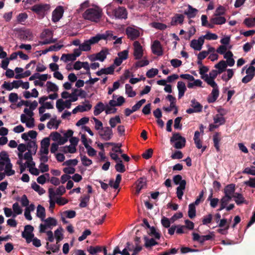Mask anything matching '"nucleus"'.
I'll list each match as a JSON object with an SVG mask.
<instances>
[{
	"mask_svg": "<svg viewBox=\"0 0 255 255\" xmlns=\"http://www.w3.org/2000/svg\"><path fill=\"white\" fill-rule=\"evenodd\" d=\"M90 198V195H85V196H83V197H81V202L79 204L80 207L81 208L86 207L87 206L88 203L89 201Z\"/></svg>",
	"mask_w": 255,
	"mask_h": 255,
	"instance_id": "obj_50",
	"label": "nucleus"
},
{
	"mask_svg": "<svg viewBox=\"0 0 255 255\" xmlns=\"http://www.w3.org/2000/svg\"><path fill=\"white\" fill-rule=\"evenodd\" d=\"M244 174L255 175V166H252L250 167L246 168L243 171Z\"/></svg>",
	"mask_w": 255,
	"mask_h": 255,
	"instance_id": "obj_61",
	"label": "nucleus"
},
{
	"mask_svg": "<svg viewBox=\"0 0 255 255\" xmlns=\"http://www.w3.org/2000/svg\"><path fill=\"white\" fill-rule=\"evenodd\" d=\"M201 78L213 88L218 87L217 84L215 82L214 79H212L208 77V74L201 76Z\"/></svg>",
	"mask_w": 255,
	"mask_h": 255,
	"instance_id": "obj_39",
	"label": "nucleus"
},
{
	"mask_svg": "<svg viewBox=\"0 0 255 255\" xmlns=\"http://www.w3.org/2000/svg\"><path fill=\"white\" fill-rule=\"evenodd\" d=\"M136 190L135 194L138 195L141 189L146 187V180L145 178H140L136 182Z\"/></svg>",
	"mask_w": 255,
	"mask_h": 255,
	"instance_id": "obj_21",
	"label": "nucleus"
},
{
	"mask_svg": "<svg viewBox=\"0 0 255 255\" xmlns=\"http://www.w3.org/2000/svg\"><path fill=\"white\" fill-rule=\"evenodd\" d=\"M45 86L47 93L58 92L59 90L58 86L51 81H47Z\"/></svg>",
	"mask_w": 255,
	"mask_h": 255,
	"instance_id": "obj_28",
	"label": "nucleus"
},
{
	"mask_svg": "<svg viewBox=\"0 0 255 255\" xmlns=\"http://www.w3.org/2000/svg\"><path fill=\"white\" fill-rule=\"evenodd\" d=\"M109 54V51L107 49L102 50L100 52L96 54L98 60L103 62L107 57V55Z\"/></svg>",
	"mask_w": 255,
	"mask_h": 255,
	"instance_id": "obj_38",
	"label": "nucleus"
},
{
	"mask_svg": "<svg viewBox=\"0 0 255 255\" xmlns=\"http://www.w3.org/2000/svg\"><path fill=\"white\" fill-rule=\"evenodd\" d=\"M151 50L153 54L158 56H161L163 54V51L160 42L158 40H155L152 46Z\"/></svg>",
	"mask_w": 255,
	"mask_h": 255,
	"instance_id": "obj_19",
	"label": "nucleus"
},
{
	"mask_svg": "<svg viewBox=\"0 0 255 255\" xmlns=\"http://www.w3.org/2000/svg\"><path fill=\"white\" fill-rule=\"evenodd\" d=\"M144 240L145 241V247L146 248L151 247L157 244V243L152 238L148 239L147 237H144Z\"/></svg>",
	"mask_w": 255,
	"mask_h": 255,
	"instance_id": "obj_49",
	"label": "nucleus"
},
{
	"mask_svg": "<svg viewBox=\"0 0 255 255\" xmlns=\"http://www.w3.org/2000/svg\"><path fill=\"white\" fill-rule=\"evenodd\" d=\"M235 191V185L233 184L227 185L224 189L225 195L233 198Z\"/></svg>",
	"mask_w": 255,
	"mask_h": 255,
	"instance_id": "obj_29",
	"label": "nucleus"
},
{
	"mask_svg": "<svg viewBox=\"0 0 255 255\" xmlns=\"http://www.w3.org/2000/svg\"><path fill=\"white\" fill-rule=\"evenodd\" d=\"M93 120L94 121L95 124V128L98 132L104 128L103 127V125L102 122L99 120L98 119L94 117L93 118Z\"/></svg>",
	"mask_w": 255,
	"mask_h": 255,
	"instance_id": "obj_52",
	"label": "nucleus"
},
{
	"mask_svg": "<svg viewBox=\"0 0 255 255\" xmlns=\"http://www.w3.org/2000/svg\"><path fill=\"white\" fill-rule=\"evenodd\" d=\"M60 123V121L52 119L47 123V127L49 129L53 128L56 129L58 128Z\"/></svg>",
	"mask_w": 255,
	"mask_h": 255,
	"instance_id": "obj_43",
	"label": "nucleus"
},
{
	"mask_svg": "<svg viewBox=\"0 0 255 255\" xmlns=\"http://www.w3.org/2000/svg\"><path fill=\"white\" fill-rule=\"evenodd\" d=\"M88 252L91 255H95L97 253L100 252L102 251L101 248L99 246L94 247L90 246L87 248Z\"/></svg>",
	"mask_w": 255,
	"mask_h": 255,
	"instance_id": "obj_54",
	"label": "nucleus"
},
{
	"mask_svg": "<svg viewBox=\"0 0 255 255\" xmlns=\"http://www.w3.org/2000/svg\"><path fill=\"white\" fill-rule=\"evenodd\" d=\"M13 84H14V88L18 89L21 87L23 89L27 90L29 88V84L28 82H23L22 80H14L13 81Z\"/></svg>",
	"mask_w": 255,
	"mask_h": 255,
	"instance_id": "obj_27",
	"label": "nucleus"
},
{
	"mask_svg": "<svg viewBox=\"0 0 255 255\" xmlns=\"http://www.w3.org/2000/svg\"><path fill=\"white\" fill-rule=\"evenodd\" d=\"M63 229L59 227L54 232V236L56 240L57 243L60 242L63 239Z\"/></svg>",
	"mask_w": 255,
	"mask_h": 255,
	"instance_id": "obj_41",
	"label": "nucleus"
},
{
	"mask_svg": "<svg viewBox=\"0 0 255 255\" xmlns=\"http://www.w3.org/2000/svg\"><path fill=\"white\" fill-rule=\"evenodd\" d=\"M158 73L157 69L152 68L147 71L146 75L149 78H151L156 75Z\"/></svg>",
	"mask_w": 255,
	"mask_h": 255,
	"instance_id": "obj_57",
	"label": "nucleus"
},
{
	"mask_svg": "<svg viewBox=\"0 0 255 255\" xmlns=\"http://www.w3.org/2000/svg\"><path fill=\"white\" fill-rule=\"evenodd\" d=\"M31 152L30 149H28V151L25 152L24 155L23 154V159L26 160L25 162L27 168H29L30 173L37 176L39 174L40 172L38 169L35 167V163L33 161Z\"/></svg>",
	"mask_w": 255,
	"mask_h": 255,
	"instance_id": "obj_4",
	"label": "nucleus"
},
{
	"mask_svg": "<svg viewBox=\"0 0 255 255\" xmlns=\"http://www.w3.org/2000/svg\"><path fill=\"white\" fill-rule=\"evenodd\" d=\"M191 107L197 112H200L202 110V106L195 99H193L191 102Z\"/></svg>",
	"mask_w": 255,
	"mask_h": 255,
	"instance_id": "obj_45",
	"label": "nucleus"
},
{
	"mask_svg": "<svg viewBox=\"0 0 255 255\" xmlns=\"http://www.w3.org/2000/svg\"><path fill=\"white\" fill-rule=\"evenodd\" d=\"M91 45L88 41L85 40L84 42L81 43L80 45V49L82 50V51H89L91 50Z\"/></svg>",
	"mask_w": 255,
	"mask_h": 255,
	"instance_id": "obj_51",
	"label": "nucleus"
},
{
	"mask_svg": "<svg viewBox=\"0 0 255 255\" xmlns=\"http://www.w3.org/2000/svg\"><path fill=\"white\" fill-rule=\"evenodd\" d=\"M211 21L214 24H223L226 21V18L220 15H215L211 19Z\"/></svg>",
	"mask_w": 255,
	"mask_h": 255,
	"instance_id": "obj_30",
	"label": "nucleus"
},
{
	"mask_svg": "<svg viewBox=\"0 0 255 255\" xmlns=\"http://www.w3.org/2000/svg\"><path fill=\"white\" fill-rule=\"evenodd\" d=\"M233 197L234 198V201L237 205L243 204L245 202V198L243 195L239 193H234Z\"/></svg>",
	"mask_w": 255,
	"mask_h": 255,
	"instance_id": "obj_42",
	"label": "nucleus"
},
{
	"mask_svg": "<svg viewBox=\"0 0 255 255\" xmlns=\"http://www.w3.org/2000/svg\"><path fill=\"white\" fill-rule=\"evenodd\" d=\"M107 14L112 18L126 19L128 18V12L124 6H118L116 8L109 6L107 8Z\"/></svg>",
	"mask_w": 255,
	"mask_h": 255,
	"instance_id": "obj_2",
	"label": "nucleus"
},
{
	"mask_svg": "<svg viewBox=\"0 0 255 255\" xmlns=\"http://www.w3.org/2000/svg\"><path fill=\"white\" fill-rule=\"evenodd\" d=\"M50 9V5L48 4H37L33 5L31 10L38 14H43Z\"/></svg>",
	"mask_w": 255,
	"mask_h": 255,
	"instance_id": "obj_13",
	"label": "nucleus"
},
{
	"mask_svg": "<svg viewBox=\"0 0 255 255\" xmlns=\"http://www.w3.org/2000/svg\"><path fill=\"white\" fill-rule=\"evenodd\" d=\"M92 107V105L90 104L88 100H85L81 105L77 106L72 111V113L75 114L78 112H84L90 111Z\"/></svg>",
	"mask_w": 255,
	"mask_h": 255,
	"instance_id": "obj_12",
	"label": "nucleus"
},
{
	"mask_svg": "<svg viewBox=\"0 0 255 255\" xmlns=\"http://www.w3.org/2000/svg\"><path fill=\"white\" fill-rule=\"evenodd\" d=\"M33 230L34 228L32 226L26 225L24 231L22 233V237L25 239L27 243L31 242L32 239L34 237Z\"/></svg>",
	"mask_w": 255,
	"mask_h": 255,
	"instance_id": "obj_11",
	"label": "nucleus"
},
{
	"mask_svg": "<svg viewBox=\"0 0 255 255\" xmlns=\"http://www.w3.org/2000/svg\"><path fill=\"white\" fill-rule=\"evenodd\" d=\"M63 9L62 6L57 7L53 12L52 15V20L53 22L58 21L62 17Z\"/></svg>",
	"mask_w": 255,
	"mask_h": 255,
	"instance_id": "obj_20",
	"label": "nucleus"
},
{
	"mask_svg": "<svg viewBox=\"0 0 255 255\" xmlns=\"http://www.w3.org/2000/svg\"><path fill=\"white\" fill-rule=\"evenodd\" d=\"M177 88L178 91V98L181 99L187 90L185 84L182 81H178Z\"/></svg>",
	"mask_w": 255,
	"mask_h": 255,
	"instance_id": "obj_24",
	"label": "nucleus"
},
{
	"mask_svg": "<svg viewBox=\"0 0 255 255\" xmlns=\"http://www.w3.org/2000/svg\"><path fill=\"white\" fill-rule=\"evenodd\" d=\"M66 192V189L64 186H60L57 188L56 190H54L52 188H49L48 189V193L50 195L51 197H56V196H61L63 195Z\"/></svg>",
	"mask_w": 255,
	"mask_h": 255,
	"instance_id": "obj_18",
	"label": "nucleus"
},
{
	"mask_svg": "<svg viewBox=\"0 0 255 255\" xmlns=\"http://www.w3.org/2000/svg\"><path fill=\"white\" fill-rule=\"evenodd\" d=\"M214 237L213 232L210 233L209 235L201 236L200 243L203 244L206 241L212 240Z\"/></svg>",
	"mask_w": 255,
	"mask_h": 255,
	"instance_id": "obj_60",
	"label": "nucleus"
},
{
	"mask_svg": "<svg viewBox=\"0 0 255 255\" xmlns=\"http://www.w3.org/2000/svg\"><path fill=\"white\" fill-rule=\"evenodd\" d=\"M12 165L7 152L5 151L0 153V171L4 170L7 176H11L15 173L14 170L12 169Z\"/></svg>",
	"mask_w": 255,
	"mask_h": 255,
	"instance_id": "obj_1",
	"label": "nucleus"
},
{
	"mask_svg": "<svg viewBox=\"0 0 255 255\" xmlns=\"http://www.w3.org/2000/svg\"><path fill=\"white\" fill-rule=\"evenodd\" d=\"M41 37L42 38H47L48 39H53L52 38L53 32L48 29H45L41 33Z\"/></svg>",
	"mask_w": 255,
	"mask_h": 255,
	"instance_id": "obj_53",
	"label": "nucleus"
},
{
	"mask_svg": "<svg viewBox=\"0 0 255 255\" xmlns=\"http://www.w3.org/2000/svg\"><path fill=\"white\" fill-rule=\"evenodd\" d=\"M126 88V94L128 97H134L136 95V92L132 90V87L127 84L125 85Z\"/></svg>",
	"mask_w": 255,
	"mask_h": 255,
	"instance_id": "obj_46",
	"label": "nucleus"
},
{
	"mask_svg": "<svg viewBox=\"0 0 255 255\" xmlns=\"http://www.w3.org/2000/svg\"><path fill=\"white\" fill-rule=\"evenodd\" d=\"M102 15V10L98 6H95L87 9L83 16L85 19L94 22H98Z\"/></svg>",
	"mask_w": 255,
	"mask_h": 255,
	"instance_id": "obj_3",
	"label": "nucleus"
},
{
	"mask_svg": "<svg viewBox=\"0 0 255 255\" xmlns=\"http://www.w3.org/2000/svg\"><path fill=\"white\" fill-rule=\"evenodd\" d=\"M1 87L7 91H11L14 88V84H13V82L8 83L5 81L2 85Z\"/></svg>",
	"mask_w": 255,
	"mask_h": 255,
	"instance_id": "obj_63",
	"label": "nucleus"
},
{
	"mask_svg": "<svg viewBox=\"0 0 255 255\" xmlns=\"http://www.w3.org/2000/svg\"><path fill=\"white\" fill-rule=\"evenodd\" d=\"M106 105H104L102 102H98L94 107V114L95 116H97L99 115L103 111H105Z\"/></svg>",
	"mask_w": 255,
	"mask_h": 255,
	"instance_id": "obj_26",
	"label": "nucleus"
},
{
	"mask_svg": "<svg viewBox=\"0 0 255 255\" xmlns=\"http://www.w3.org/2000/svg\"><path fill=\"white\" fill-rule=\"evenodd\" d=\"M227 73L222 75V79L226 82H228L234 76V71L232 69H228L226 70Z\"/></svg>",
	"mask_w": 255,
	"mask_h": 255,
	"instance_id": "obj_32",
	"label": "nucleus"
},
{
	"mask_svg": "<svg viewBox=\"0 0 255 255\" xmlns=\"http://www.w3.org/2000/svg\"><path fill=\"white\" fill-rule=\"evenodd\" d=\"M50 145L49 137L44 138L41 141L40 154H48Z\"/></svg>",
	"mask_w": 255,
	"mask_h": 255,
	"instance_id": "obj_16",
	"label": "nucleus"
},
{
	"mask_svg": "<svg viewBox=\"0 0 255 255\" xmlns=\"http://www.w3.org/2000/svg\"><path fill=\"white\" fill-rule=\"evenodd\" d=\"M115 168L118 172L121 173H123L126 171L125 167L123 164L122 160L117 162L115 165Z\"/></svg>",
	"mask_w": 255,
	"mask_h": 255,
	"instance_id": "obj_55",
	"label": "nucleus"
},
{
	"mask_svg": "<svg viewBox=\"0 0 255 255\" xmlns=\"http://www.w3.org/2000/svg\"><path fill=\"white\" fill-rule=\"evenodd\" d=\"M202 82L200 79H195L192 82H188L187 87L189 89L194 88L195 87H202Z\"/></svg>",
	"mask_w": 255,
	"mask_h": 255,
	"instance_id": "obj_40",
	"label": "nucleus"
},
{
	"mask_svg": "<svg viewBox=\"0 0 255 255\" xmlns=\"http://www.w3.org/2000/svg\"><path fill=\"white\" fill-rule=\"evenodd\" d=\"M171 142H175L174 147L177 149H181L185 146L186 139L181 136L179 133H174L170 138Z\"/></svg>",
	"mask_w": 255,
	"mask_h": 255,
	"instance_id": "obj_6",
	"label": "nucleus"
},
{
	"mask_svg": "<svg viewBox=\"0 0 255 255\" xmlns=\"http://www.w3.org/2000/svg\"><path fill=\"white\" fill-rule=\"evenodd\" d=\"M219 95V90L218 87L216 88H213V90L210 94V95L208 97V102L210 103H212L215 102L217 98H218Z\"/></svg>",
	"mask_w": 255,
	"mask_h": 255,
	"instance_id": "obj_23",
	"label": "nucleus"
},
{
	"mask_svg": "<svg viewBox=\"0 0 255 255\" xmlns=\"http://www.w3.org/2000/svg\"><path fill=\"white\" fill-rule=\"evenodd\" d=\"M71 106V102L69 100L64 101L62 99H59L56 103V107L59 112H62L65 108L69 109Z\"/></svg>",
	"mask_w": 255,
	"mask_h": 255,
	"instance_id": "obj_14",
	"label": "nucleus"
},
{
	"mask_svg": "<svg viewBox=\"0 0 255 255\" xmlns=\"http://www.w3.org/2000/svg\"><path fill=\"white\" fill-rule=\"evenodd\" d=\"M36 216L39 218L41 221H44L45 217V208L40 205H38L36 209Z\"/></svg>",
	"mask_w": 255,
	"mask_h": 255,
	"instance_id": "obj_34",
	"label": "nucleus"
},
{
	"mask_svg": "<svg viewBox=\"0 0 255 255\" xmlns=\"http://www.w3.org/2000/svg\"><path fill=\"white\" fill-rule=\"evenodd\" d=\"M214 123L209 125L210 130H212L217 128L225 123V119L222 114H216L213 117Z\"/></svg>",
	"mask_w": 255,
	"mask_h": 255,
	"instance_id": "obj_10",
	"label": "nucleus"
},
{
	"mask_svg": "<svg viewBox=\"0 0 255 255\" xmlns=\"http://www.w3.org/2000/svg\"><path fill=\"white\" fill-rule=\"evenodd\" d=\"M31 187L34 190L38 192L39 195H42L45 192V190L35 182L32 183Z\"/></svg>",
	"mask_w": 255,
	"mask_h": 255,
	"instance_id": "obj_48",
	"label": "nucleus"
},
{
	"mask_svg": "<svg viewBox=\"0 0 255 255\" xmlns=\"http://www.w3.org/2000/svg\"><path fill=\"white\" fill-rule=\"evenodd\" d=\"M44 224H41L39 226V232L44 233L47 228H52L57 224V220L52 217H48L46 219H44Z\"/></svg>",
	"mask_w": 255,
	"mask_h": 255,
	"instance_id": "obj_7",
	"label": "nucleus"
},
{
	"mask_svg": "<svg viewBox=\"0 0 255 255\" xmlns=\"http://www.w3.org/2000/svg\"><path fill=\"white\" fill-rule=\"evenodd\" d=\"M215 67L217 69L218 72L221 74L226 70L227 64L225 61L221 60L215 65Z\"/></svg>",
	"mask_w": 255,
	"mask_h": 255,
	"instance_id": "obj_31",
	"label": "nucleus"
},
{
	"mask_svg": "<svg viewBox=\"0 0 255 255\" xmlns=\"http://www.w3.org/2000/svg\"><path fill=\"white\" fill-rule=\"evenodd\" d=\"M204 37V40L206 39L207 40H216L218 38V36L215 33L207 32L205 35L202 36Z\"/></svg>",
	"mask_w": 255,
	"mask_h": 255,
	"instance_id": "obj_59",
	"label": "nucleus"
},
{
	"mask_svg": "<svg viewBox=\"0 0 255 255\" xmlns=\"http://www.w3.org/2000/svg\"><path fill=\"white\" fill-rule=\"evenodd\" d=\"M19 38L23 40H31L33 38L32 32L29 29H25L20 31Z\"/></svg>",
	"mask_w": 255,
	"mask_h": 255,
	"instance_id": "obj_22",
	"label": "nucleus"
},
{
	"mask_svg": "<svg viewBox=\"0 0 255 255\" xmlns=\"http://www.w3.org/2000/svg\"><path fill=\"white\" fill-rule=\"evenodd\" d=\"M133 55L134 59L139 60L142 58L143 55V49L138 41H135L133 43Z\"/></svg>",
	"mask_w": 255,
	"mask_h": 255,
	"instance_id": "obj_8",
	"label": "nucleus"
},
{
	"mask_svg": "<svg viewBox=\"0 0 255 255\" xmlns=\"http://www.w3.org/2000/svg\"><path fill=\"white\" fill-rule=\"evenodd\" d=\"M100 137L104 140H110L113 135L112 129L109 127H105L98 132Z\"/></svg>",
	"mask_w": 255,
	"mask_h": 255,
	"instance_id": "obj_9",
	"label": "nucleus"
},
{
	"mask_svg": "<svg viewBox=\"0 0 255 255\" xmlns=\"http://www.w3.org/2000/svg\"><path fill=\"white\" fill-rule=\"evenodd\" d=\"M195 205H196L193 203H191L189 205L188 213L189 217L191 219L193 218L196 216Z\"/></svg>",
	"mask_w": 255,
	"mask_h": 255,
	"instance_id": "obj_47",
	"label": "nucleus"
},
{
	"mask_svg": "<svg viewBox=\"0 0 255 255\" xmlns=\"http://www.w3.org/2000/svg\"><path fill=\"white\" fill-rule=\"evenodd\" d=\"M81 159L82 164L85 166H89L92 163V161L85 155L82 156Z\"/></svg>",
	"mask_w": 255,
	"mask_h": 255,
	"instance_id": "obj_58",
	"label": "nucleus"
},
{
	"mask_svg": "<svg viewBox=\"0 0 255 255\" xmlns=\"http://www.w3.org/2000/svg\"><path fill=\"white\" fill-rule=\"evenodd\" d=\"M198 11V10L192 7L190 5H188L187 10L185 11L184 14L187 15L188 17L191 18L194 17Z\"/></svg>",
	"mask_w": 255,
	"mask_h": 255,
	"instance_id": "obj_36",
	"label": "nucleus"
},
{
	"mask_svg": "<svg viewBox=\"0 0 255 255\" xmlns=\"http://www.w3.org/2000/svg\"><path fill=\"white\" fill-rule=\"evenodd\" d=\"M186 182L182 181L180 185L177 188L176 194L177 196L179 199H181L183 195V191L185 189Z\"/></svg>",
	"mask_w": 255,
	"mask_h": 255,
	"instance_id": "obj_33",
	"label": "nucleus"
},
{
	"mask_svg": "<svg viewBox=\"0 0 255 255\" xmlns=\"http://www.w3.org/2000/svg\"><path fill=\"white\" fill-rule=\"evenodd\" d=\"M204 37H200L198 39H193L191 41L190 46L195 50L200 51L204 44Z\"/></svg>",
	"mask_w": 255,
	"mask_h": 255,
	"instance_id": "obj_17",
	"label": "nucleus"
},
{
	"mask_svg": "<svg viewBox=\"0 0 255 255\" xmlns=\"http://www.w3.org/2000/svg\"><path fill=\"white\" fill-rule=\"evenodd\" d=\"M26 146L24 144L21 143L18 145L17 149L18 150V152L17 153V155L18 159H23V153L26 151Z\"/></svg>",
	"mask_w": 255,
	"mask_h": 255,
	"instance_id": "obj_44",
	"label": "nucleus"
},
{
	"mask_svg": "<svg viewBox=\"0 0 255 255\" xmlns=\"http://www.w3.org/2000/svg\"><path fill=\"white\" fill-rule=\"evenodd\" d=\"M200 132L198 131H196L194 133V140L195 142V143L196 144V147L198 149H202V152L204 151L206 147V146H202V142L199 138L200 136Z\"/></svg>",
	"mask_w": 255,
	"mask_h": 255,
	"instance_id": "obj_25",
	"label": "nucleus"
},
{
	"mask_svg": "<svg viewBox=\"0 0 255 255\" xmlns=\"http://www.w3.org/2000/svg\"><path fill=\"white\" fill-rule=\"evenodd\" d=\"M126 34L128 38L134 40L138 38L140 35L139 30L135 27L128 26L126 30Z\"/></svg>",
	"mask_w": 255,
	"mask_h": 255,
	"instance_id": "obj_15",
	"label": "nucleus"
},
{
	"mask_svg": "<svg viewBox=\"0 0 255 255\" xmlns=\"http://www.w3.org/2000/svg\"><path fill=\"white\" fill-rule=\"evenodd\" d=\"M117 109L112 106H110V104H106L105 113L106 114H114L117 112Z\"/></svg>",
	"mask_w": 255,
	"mask_h": 255,
	"instance_id": "obj_56",
	"label": "nucleus"
},
{
	"mask_svg": "<svg viewBox=\"0 0 255 255\" xmlns=\"http://www.w3.org/2000/svg\"><path fill=\"white\" fill-rule=\"evenodd\" d=\"M116 36L113 35V32L112 31H107L105 33L103 34H98L96 36L92 37L90 39L88 40L90 45L97 43L100 40H111L115 39Z\"/></svg>",
	"mask_w": 255,
	"mask_h": 255,
	"instance_id": "obj_5",
	"label": "nucleus"
},
{
	"mask_svg": "<svg viewBox=\"0 0 255 255\" xmlns=\"http://www.w3.org/2000/svg\"><path fill=\"white\" fill-rule=\"evenodd\" d=\"M244 22L248 27H252L255 25V20L254 18H247L244 20Z\"/></svg>",
	"mask_w": 255,
	"mask_h": 255,
	"instance_id": "obj_62",
	"label": "nucleus"
},
{
	"mask_svg": "<svg viewBox=\"0 0 255 255\" xmlns=\"http://www.w3.org/2000/svg\"><path fill=\"white\" fill-rule=\"evenodd\" d=\"M49 177V174L48 173L40 175L37 178V181L39 184H43L46 182V178H48Z\"/></svg>",
	"mask_w": 255,
	"mask_h": 255,
	"instance_id": "obj_64",
	"label": "nucleus"
},
{
	"mask_svg": "<svg viewBox=\"0 0 255 255\" xmlns=\"http://www.w3.org/2000/svg\"><path fill=\"white\" fill-rule=\"evenodd\" d=\"M12 208L13 212V218H15L17 215L22 214V209L17 202L13 204Z\"/></svg>",
	"mask_w": 255,
	"mask_h": 255,
	"instance_id": "obj_37",
	"label": "nucleus"
},
{
	"mask_svg": "<svg viewBox=\"0 0 255 255\" xmlns=\"http://www.w3.org/2000/svg\"><path fill=\"white\" fill-rule=\"evenodd\" d=\"M121 119L119 116H116L115 117H112L109 120V125L110 126V128L111 129L112 128H114L118 124H121Z\"/></svg>",
	"mask_w": 255,
	"mask_h": 255,
	"instance_id": "obj_35",
	"label": "nucleus"
}]
</instances>
